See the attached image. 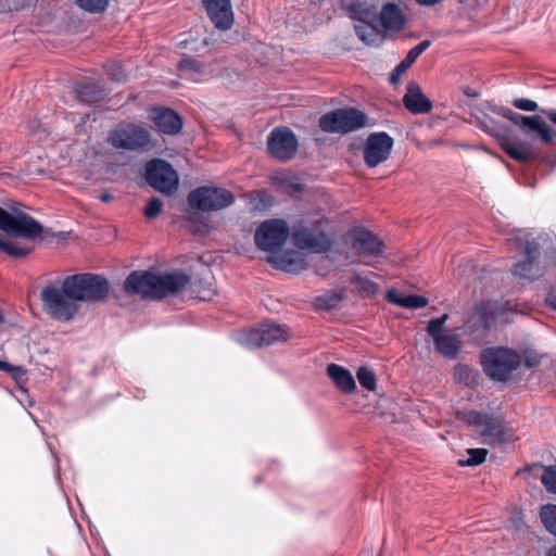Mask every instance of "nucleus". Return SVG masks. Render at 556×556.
Masks as SVG:
<instances>
[{"instance_id": "393cba45", "label": "nucleus", "mask_w": 556, "mask_h": 556, "mask_svg": "<svg viewBox=\"0 0 556 556\" xmlns=\"http://www.w3.org/2000/svg\"><path fill=\"white\" fill-rule=\"evenodd\" d=\"M271 184L278 191L290 197H299L305 187L301 178L290 172H278L271 176Z\"/></svg>"}, {"instance_id": "f8f14e48", "label": "nucleus", "mask_w": 556, "mask_h": 556, "mask_svg": "<svg viewBox=\"0 0 556 556\" xmlns=\"http://www.w3.org/2000/svg\"><path fill=\"white\" fill-rule=\"evenodd\" d=\"M490 110L519 126L526 135L535 134L543 144H551L554 140V131L540 115L525 116L497 105H490Z\"/></svg>"}, {"instance_id": "13d9d810", "label": "nucleus", "mask_w": 556, "mask_h": 556, "mask_svg": "<svg viewBox=\"0 0 556 556\" xmlns=\"http://www.w3.org/2000/svg\"><path fill=\"white\" fill-rule=\"evenodd\" d=\"M546 556H556V545L552 546L547 553Z\"/></svg>"}, {"instance_id": "680f3d73", "label": "nucleus", "mask_w": 556, "mask_h": 556, "mask_svg": "<svg viewBox=\"0 0 556 556\" xmlns=\"http://www.w3.org/2000/svg\"><path fill=\"white\" fill-rule=\"evenodd\" d=\"M3 321V316L2 314L0 313V324Z\"/></svg>"}, {"instance_id": "603ef678", "label": "nucleus", "mask_w": 556, "mask_h": 556, "mask_svg": "<svg viewBox=\"0 0 556 556\" xmlns=\"http://www.w3.org/2000/svg\"><path fill=\"white\" fill-rule=\"evenodd\" d=\"M0 370L11 372L15 377L20 374H25V370L21 366H13L7 362L0 361Z\"/></svg>"}, {"instance_id": "58836bf2", "label": "nucleus", "mask_w": 556, "mask_h": 556, "mask_svg": "<svg viewBox=\"0 0 556 556\" xmlns=\"http://www.w3.org/2000/svg\"><path fill=\"white\" fill-rule=\"evenodd\" d=\"M351 17L357 20L359 23H366L374 14L370 8L361 1H354L349 5Z\"/></svg>"}, {"instance_id": "49530a36", "label": "nucleus", "mask_w": 556, "mask_h": 556, "mask_svg": "<svg viewBox=\"0 0 556 556\" xmlns=\"http://www.w3.org/2000/svg\"><path fill=\"white\" fill-rule=\"evenodd\" d=\"M163 207V202L160 198L153 197L143 210V214L147 218L153 219L157 217Z\"/></svg>"}, {"instance_id": "8fccbe9b", "label": "nucleus", "mask_w": 556, "mask_h": 556, "mask_svg": "<svg viewBox=\"0 0 556 556\" xmlns=\"http://www.w3.org/2000/svg\"><path fill=\"white\" fill-rule=\"evenodd\" d=\"M523 362L527 368H533L540 365V357L533 352H525Z\"/></svg>"}, {"instance_id": "052dcab7", "label": "nucleus", "mask_w": 556, "mask_h": 556, "mask_svg": "<svg viewBox=\"0 0 556 556\" xmlns=\"http://www.w3.org/2000/svg\"><path fill=\"white\" fill-rule=\"evenodd\" d=\"M194 217H197V214H190L189 219L192 220Z\"/></svg>"}, {"instance_id": "f704fd0d", "label": "nucleus", "mask_w": 556, "mask_h": 556, "mask_svg": "<svg viewBox=\"0 0 556 556\" xmlns=\"http://www.w3.org/2000/svg\"><path fill=\"white\" fill-rule=\"evenodd\" d=\"M343 300L339 292H327L324 295L315 298V308L330 311L337 308Z\"/></svg>"}, {"instance_id": "4d7b16f0", "label": "nucleus", "mask_w": 556, "mask_h": 556, "mask_svg": "<svg viewBox=\"0 0 556 556\" xmlns=\"http://www.w3.org/2000/svg\"><path fill=\"white\" fill-rule=\"evenodd\" d=\"M99 199L102 201V202H105V203H109L111 202L114 198L111 193L109 192H103L102 194H100Z\"/></svg>"}, {"instance_id": "1a4fd4ad", "label": "nucleus", "mask_w": 556, "mask_h": 556, "mask_svg": "<svg viewBox=\"0 0 556 556\" xmlns=\"http://www.w3.org/2000/svg\"><path fill=\"white\" fill-rule=\"evenodd\" d=\"M188 205L195 211H220L235 202L233 194L224 188L202 186L192 190L187 198Z\"/></svg>"}, {"instance_id": "bb28decb", "label": "nucleus", "mask_w": 556, "mask_h": 556, "mask_svg": "<svg viewBox=\"0 0 556 556\" xmlns=\"http://www.w3.org/2000/svg\"><path fill=\"white\" fill-rule=\"evenodd\" d=\"M380 24L386 30L399 31L405 25V17L394 2L384 4L380 12Z\"/></svg>"}, {"instance_id": "72a5a7b5", "label": "nucleus", "mask_w": 556, "mask_h": 556, "mask_svg": "<svg viewBox=\"0 0 556 556\" xmlns=\"http://www.w3.org/2000/svg\"><path fill=\"white\" fill-rule=\"evenodd\" d=\"M351 283L357 287L359 293L363 296L371 298L375 296L379 291V287L376 282H374L367 277L362 276L358 273H355L353 275V277L351 278Z\"/></svg>"}, {"instance_id": "f257e3e1", "label": "nucleus", "mask_w": 556, "mask_h": 556, "mask_svg": "<svg viewBox=\"0 0 556 556\" xmlns=\"http://www.w3.org/2000/svg\"><path fill=\"white\" fill-rule=\"evenodd\" d=\"M190 282V277L182 271L156 275L146 270L132 271L124 282V290L129 295L143 299L161 300L176 294Z\"/></svg>"}, {"instance_id": "20e7f679", "label": "nucleus", "mask_w": 556, "mask_h": 556, "mask_svg": "<svg viewBox=\"0 0 556 556\" xmlns=\"http://www.w3.org/2000/svg\"><path fill=\"white\" fill-rule=\"evenodd\" d=\"M343 241L345 247H350L353 253L362 258V263L368 266L383 256L386 251L384 242L363 227L351 228L343 235Z\"/></svg>"}, {"instance_id": "3c124183", "label": "nucleus", "mask_w": 556, "mask_h": 556, "mask_svg": "<svg viewBox=\"0 0 556 556\" xmlns=\"http://www.w3.org/2000/svg\"><path fill=\"white\" fill-rule=\"evenodd\" d=\"M456 374L458 375L459 379L465 380L466 384H469V378L471 377L472 369L467 365H458L456 367Z\"/></svg>"}, {"instance_id": "412c9836", "label": "nucleus", "mask_w": 556, "mask_h": 556, "mask_svg": "<svg viewBox=\"0 0 556 556\" xmlns=\"http://www.w3.org/2000/svg\"><path fill=\"white\" fill-rule=\"evenodd\" d=\"M522 254L525 260L515 265L514 274L525 279H534L540 276L541 269L538 265V260L540 257L539 243L534 240L526 241Z\"/></svg>"}, {"instance_id": "9d476101", "label": "nucleus", "mask_w": 556, "mask_h": 556, "mask_svg": "<svg viewBox=\"0 0 556 556\" xmlns=\"http://www.w3.org/2000/svg\"><path fill=\"white\" fill-rule=\"evenodd\" d=\"M0 229L9 236L33 240L43 232L42 225L30 215L14 211L7 212L0 206Z\"/></svg>"}, {"instance_id": "a18cd8bd", "label": "nucleus", "mask_w": 556, "mask_h": 556, "mask_svg": "<svg viewBox=\"0 0 556 556\" xmlns=\"http://www.w3.org/2000/svg\"><path fill=\"white\" fill-rule=\"evenodd\" d=\"M106 75L110 79L121 83L126 79V74L123 66L116 62H112L105 65Z\"/></svg>"}, {"instance_id": "a211bd4d", "label": "nucleus", "mask_w": 556, "mask_h": 556, "mask_svg": "<svg viewBox=\"0 0 556 556\" xmlns=\"http://www.w3.org/2000/svg\"><path fill=\"white\" fill-rule=\"evenodd\" d=\"M298 146L295 135L287 127L273 129L267 139V150L269 154L282 162L294 157Z\"/></svg>"}, {"instance_id": "ddd939ff", "label": "nucleus", "mask_w": 556, "mask_h": 556, "mask_svg": "<svg viewBox=\"0 0 556 556\" xmlns=\"http://www.w3.org/2000/svg\"><path fill=\"white\" fill-rule=\"evenodd\" d=\"M490 110L519 126L526 135L535 134L543 144H551L554 140V131L540 115L525 116L497 105H490Z\"/></svg>"}, {"instance_id": "5701e85b", "label": "nucleus", "mask_w": 556, "mask_h": 556, "mask_svg": "<svg viewBox=\"0 0 556 556\" xmlns=\"http://www.w3.org/2000/svg\"><path fill=\"white\" fill-rule=\"evenodd\" d=\"M150 117L162 134L177 135L182 128L181 117L170 109H154Z\"/></svg>"}, {"instance_id": "4468645a", "label": "nucleus", "mask_w": 556, "mask_h": 556, "mask_svg": "<svg viewBox=\"0 0 556 556\" xmlns=\"http://www.w3.org/2000/svg\"><path fill=\"white\" fill-rule=\"evenodd\" d=\"M144 178L155 190L172 195L178 189L179 177L174 167L164 160L154 159L147 163Z\"/></svg>"}, {"instance_id": "c756f323", "label": "nucleus", "mask_w": 556, "mask_h": 556, "mask_svg": "<svg viewBox=\"0 0 556 556\" xmlns=\"http://www.w3.org/2000/svg\"><path fill=\"white\" fill-rule=\"evenodd\" d=\"M268 262L286 271H299L305 268L302 253L294 251L273 255L268 257Z\"/></svg>"}, {"instance_id": "6e6d98bb", "label": "nucleus", "mask_w": 556, "mask_h": 556, "mask_svg": "<svg viewBox=\"0 0 556 556\" xmlns=\"http://www.w3.org/2000/svg\"><path fill=\"white\" fill-rule=\"evenodd\" d=\"M541 112L548 118V121L556 125V110H541Z\"/></svg>"}, {"instance_id": "c03bdc74", "label": "nucleus", "mask_w": 556, "mask_h": 556, "mask_svg": "<svg viewBox=\"0 0 556 556\" xmlns=\"http://www.w3.org/2000/svg\"><path fill=\"white\" fill-rule=\"evenodd\" d=\"M477 314L481 318L485 327L489 326L490 321L495 319V305L492 302L481 303L477 307Z\"/></svg>"}, {"instance_id": "cd10ccee", "label": "nucleus", "mask_w": 556, "mask_h": 556, "mask_svg": "<svg viewBox=\"0 0 556 556\" xmlns=\"http://www.w3.org/2000/svg\"><path fill=\"white\" fill-rule=\"evenodd\" d=\"M431 46L430 40H422L417 46L412 48L405 58L395 66L390 75V83L395 85L401 76L415 63L419 55Z\"/></svg>"}, {"instance_id": "dca6fc26", "label": "nucleus", "mask_w": 556, "mask_h": 556, "mask_svg": "<svg viewBox=\"0 0 556 556\" xmlns=\"http://www.w3.org/2000/svg\"><path fill=\"white\" fill-rule=\"evenodd\" d=\"M457 417L472 426H482L481 435L484 442L490 445L502 444L507 441L506 432L502 420L478 410L457 413Z\"/></svg>"}, {"instance_id": "4c0bfd02", "label": "nucleus", "mask_w": 556, "mask_h": 556, "mask_svg": "<svg viewBox=\"0 0 556 556\" xmlns=\"http://www.w3.org/2000/svg\"><path fill=\"white\" fill-rule=\"evenodd\" d=\"M534 467L541 468L543 470V473L541 476V482L546 489V491L556 494V465L544 466L536 464L534 465Z\"/></svg>"}, {"instance_id": "4be33fe9", "label": "nucleus", "mask_w": 556, "mask_h": 556, "mask_svg": "<svg viewBox=\"0 0 556 556\" xmlns=\"http://www.w3.org/2000/svg\"><path fill=\"white\" fill-rule=\"evenodd\" d=\"M205 10L216 28L227 30L233 24L230 0H203Z\"/></svg>"}, {"instance_id": "bf43d9fd", "label": "nucleus", "mask_w": 556, "mask_h": 556, "mask_svg": "<svg viewBox=\"0 0 556 556\" xmlns=\"http://www.w3.org/2000/svg\"><path fill=\"white\" fill-rule=\"evenodd\" d=\"M530 471V468H522L517 471V475L528 473Z\"/></svg>"}, {"instance_id": "0eeeda50", "label": "nucleus", "mask_w": 556, "mask_h": 556, "mask_svg": "<svg viewBox=\"0 0 556 556\" xmlns=\"http://www.w3.org/2000/svg\"><path fill=\"white\" fill-rule=\"evenodd\" d=\"M108 142L115 149L136 152L153 147L150 131L134 123L118 124L109 132Z\"/></svg>"}, {"instance_id": "37998d69", "label": "nucleus", "mask_w": 556, "mask_h": 556, "mask_svg": "<svg viewBox=\"0 0 556 556\" xmlns=\"http://www.w3.org/2000/svg\"><path fill=\"white\" fill-rule=\"evenodd\" d=\"M354 28L358 38L365 42L374 41L375 37L377 36L376 27L368 22L359 23L355 25Z\"/></svg>"}, {"instance_id": "7ed1b4c3", "label": "nucleus", "mask_w": 556, "mask_h": 556, "mask_svg": "<svg viewBox=\"0 0 556 556\" xmlns=\"http://www.w3.org/2000/svg\"><path fill=\"white\" fill-rule=\"evenodd\" d=\"M481 364L484 372L495 381H507L521 364L520 355L507 348H490L482 352Z\"/></svg>"}, {"instance_id": "7c9ffc66", "label": "nucleus", "mask_w": 556, "mask_h": 556, "mask_svg": "<svg viewBox=\"0 0 556 556\" xmlns=\"http://www.w3.org/2000/svg\"><path fill=\"white\" fill-rule=\"evenodd\" d=\"M386 299L389 303L395 304L405 308H421L428 304V299L422 295L409 294L403 295L395 289H390L387 292Z\"/></svg>"}, {"instance_id": "c9c22d12", "label": "nucleus", "mask_w": 556, "mask_h": 556, "mask_svg": "<svg viewBox=\"0 0 556 556\" xmlns=\"http://www.w3.org/2000/svg\"><path fill=\"white\" fill-rule=\"evenodd\" d=\"M111 0H75V4L83 11L91 14L104 13Z\"/></svg>"}, {"instance_id": "9b49d317", "label": "nucleus", "mask_w": 556, "mask_h": 556, "mask_svg": "<svg viewBox=\"0 0 556 556\" xmlns=\"http://www.w3.org/2000/svg\"><path fill=\"white\" fill-rule=\"evenodd\" d=\"M367 116L356 109H338L323 115L319 127L327 132L349 134L363 128Z\"/></svg>"}, {"instance_id": "a19ab883", "label": "nucleus", "mask_w": 556, "mask_h": 556, "mask_svg": "<svg viewBox=\"0 0 556 556\" xmlns=\"http://www.w3.org/2000/svg\"><path fill=\"white\" fill-rule=\"evenodd\" d=\"M467 453L469 457L467 459H459L458 465L459 466H478L482 464L488 455V450L485 448H469L467 450Z\"/></svg>"}, {"instance_id": "f3484780", "label": "nucleus", "mask_w": 556, "mask_h": 556, "mask_svg": "<svg viewBox=\"0 0 556 556\" xmlns=\"http://www.w3.org/2000/svg\"><path fill=\"white\" fill-rule=\"evenodd\" d=\"M448 315L444 314L439 318L429 321L427 327L428 334L432 338L435 349L440 354L447 358H456L463 346L458 334L444 329V324Z\"/></svg>"}, {"instance_id": "5fc2aeb1", "label": "nucleus", "mask_w": 556, "mask_h": 556, "mask_svg": "<svg viewBox=\"0 0 556 556\" xmlns=\"http://www.w3.org/2000/svg\"><path fill=\"white\" fill-rule=\"evenodd\" d=\"M443 0H415V2L421 7H434L439 3H441Z\"/></svg>"}, {"instance_id": "6ab92c4d", "label": "nucleus", "mask_w": 556, "mask_h": 556, "mask_svg": "<svg viewBox=\"0 0 556 556\" xmlns=\"http://www.w3.org/2000/svg\"><path fill=\"white\" fill-rule=\"evenodd\" d=\"M287 338L286 330L279 325L264 324L258 328L242 332L238 337V341L249 348H263L271 345Z\"/></svg>"}, {"instance_id": "de8ad7c7", "label": "nucleus", "mask_w": 556, "mask_h": 556, "mask_svg": "<svg viewBox=\"0 0 556 556\" xmlns=\"http://www.w3.org/2000/svg\"><path fill=\"white\" fill-rule=\"evenodd\" d=\"M511 104L516 109L522 110V111H528V112L540 111L538 103L535 101H532L529 99H523V98L514 99Z\"/></svg>"}, {"instance_id": "2f4dec72", "label": "nucleus", "mask_w": 556, "mask_h": 556, "mask_svg": "<svg viewBox=\"0 0 556 556\" xmlns=\"http://www.w3.org/2000/svg\"><path fill=\"white\" fill-rule=\"evenodd\" d=\"M292 239L299 249L313 248V230L304 225L303 220H298L292 227Z\"/></svg>"}, {"instance_id": "b1692460", "label": "nucleus", "mask_w": 556, "mask_h": 556, "mask_svg": "<svg viewBox=\"0 0 556 556\" xmlns=\"http://www.w3.org/2000/svg\"><path fill=\"white\" fill-rule=\"evenodd\" d=\"M403 103L413 114H426L432 109L431 101L426 98L420 87L415 83L408 85L407 91L403 97Z\"/></svg>"}, {"instance_id": "2eb2a0df", "label": "nucleus", "mask_w": 556, "mask_h": 556, "mask_svg": "<svg viewBox=\"0 0 556 556\" xmlns=\"http://www.w3.org/2000/svg\"><path fill=\"white\" fill-rule=\"evenodd\" d=\"M290 235V227L283 219H267L255 230L254 241L256 247L266 252L279 250Z\"/></svg>"}, {"instance_id": "e433bc0d", "label": "nucleus", "mask_w": 556, "mask_h": 556, "mask_svg": "<svg viewBox=\"0 0 556 556\" xmlns=\"http://www.w3.org/2000/svg\"><path fill=\"white\" fill-rule=\"evenodd\" d=\"M540 518L545 529L556 536V505L546 504L542 506Z\"/></svg>"}, {"instance_id": "f03ea898", "label": "nucleus", "mask_w": 556, "mask_h": 556, "mask_svg": "<svg viewBox=\"0 0 556 556\" xmlns=\"http://www.w3.org/2000/svg\"><path fill=\"white\" fill-rule=\"evenodd\" d=\"M479 125L484 131L496 138L501 149L510 159L522 163L533 162L539 159L540 152L534 143L528 140H520L497 128L492 118L485 117L479 122Z\"/></svg>"}, {"instance_id": "423d86ee", "label": "nucleus", "mask_w": 556, "mask_h": 556, "mask_svg": "<svg viewBox=\"0 0 556 556\" xmlns=\"http://www.w3.org/2000/svg\"><path fill=\"white\" fill-rule=\"evenodd\" d=\"M40 299L47 312L59 320L68 321L78 311L76 299L66 288V278L62 281L61 287L46 286L40 292Z\"/></svg>"}, {"instance_id": "09e8293b", "label": "nucleus", "mask_w": 556, "mask_h": 556, "mask_svg": "<svg viewBox=\"0 0 556 556\" xmlns=\"http://www.w3.org/2000/svg\"><path fill=\"white\" fill-rule=\"evenodd\" d=\"M317 202L324 204L323 207H319L320 211H325L326 208L330 207L331 199L329 194L321 188H315V205Z\"/></svg>"}, {"instance_id": "864d4df0", "label": "nucleus", "mask_w": 556, "mask_h": 556, "mask_svg": "<svg viewBox=\"0 0 556 556\" xmlns=\"http://www.w3.org/2000/svg\"><path fill=\"white\" fill-rule=\"evenodd\" d=\"M546 304L553 308L554 311H556V290L555 291H552L547 294L546 296Z\"/></svg>"}, {"instance_id": "ea45409f", "label": "nucleus", "mask_w": 556, "mask_h": 556, "mask_svg": "<svg viewBox=\"0 0 556 556\" xmlns=\"http://www.w3.org/2000/svg\"><path fill=\"white\" fill-rule=\"evenodd\" d=\"M356 378L359 384L368 391H375L377 388V379L374 370L366 366H362L356 371Z\"/></svg>"}, {"instance_id": "39448f33", "label": "nucleus", "mask_w": 556, "mask_h": 556, "mask_svg": "<svg viewBox=\"0 0 556 556\" xmlns=\"http://www.w3.org/2000/svg\"><path fill=\"white\" fill-rule=\"evenodd\" d=\"M66 288L77 302H101L110 292L109 281L96 274L68 276Z\"/></svg>"}, {"instance_id": "6e6552de", "label": "nucleus", "mask_w": 556, "mask_h": 556, "mask_svg": "<svg viewBox=\"0 0 556 556\" xmlns=\"http://www.w3.org/2000/svg\"><path fill=\"white\" fill-rule=\"evenodd\" d=\"M317 216L318 212L315 208V254H325L327 258L336 262L342 257L348 258L343 236L339 237L328 218Z\"/></svg>"}, {"instance_id": "473e14b6", "label": "nucleus", "mask_w": 556, "mask_h": 556, "mask_svg": "<svg viewBox=\"0 0 556 556\" xmlns=\"http://www.w3.org/2000/svg\"><path fill=\"white\" fill-rule=\"evenodd\" d=\"M178 67L184 75H189L195 81L201 80L206 75L204 65L194 59H182Z\"/></svg>"}, {"instance_id": "79ce46f5", "label": "nucleus", "mask_w": 556, "mask_h": 556, "mask_svg": "<svg viewBox=\"0 0 556 556\" xmlns=\"http://www.w3.org/2000/svg\"><path fill=\"white\" fill-rule=\"evenodd\" d=\"M0 250L4 252L5 254L12 256V257H23L26 256L30 250L25 247L17 245L10 241H4L0 238Z\"/></svg>"}, {"instance_id": "a878e982", "label": "nucleus", "mask_w": 556, "mask_h": 556, "mask_svg": "<svg viewBox=\"0 0 556 556\" xmlns=\"http://www.w3.org/2000/svg\"><path fill=\"white\" fill-rule=\"evenodd\" d=\"M327 375L342 393L351 394L356 390L355 379L346 368L337 364H329Z\"/></svg>"}, {"instance_id": "c85d7f7f", "label": "nucleus", "mask_w": 556, "mask_h": 556, "mask_svg": "<svg viewBox=\"0 0 556 556\" xmlns=\"http://www.w3.org/2000/svg\"><path fill=\"white\" fill-rule=\"evenodd\" d=\"M75 93L78 101L87 104L100 102L105 97V91L101 85L92 80L77 84Z\"/></svg>"}, {"instance_id": "aec40b11", "label": "nucleus", "mask_w": 556, "mask_h": 556, "mask_svg": "<svg viewBox=\"0 0 556 556\" xmlns=\"http://www.w3.org/2000/svg\"><path fill=\"white\" fill-rule=\"evenodd\" d=\"M393 139L387 132L370 134L364 147V160L368 167H376L384 162L392 150Z\"/></svg>"}]
</instances>
